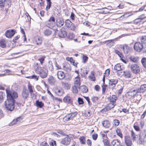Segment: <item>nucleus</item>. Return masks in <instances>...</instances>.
<instances>
[{
    "label": "nucleus",
    "mask_w": 146,
    "mask_h": 146,
    "mask_svg": "<svg viewBox=\"0 0 146 146\" xmlns=\"http://www.w3.org/2000/svg\"><path fill=\"white\" fill-rule=\"evenodd\" d=\"M35 68L36 73L39 74L42 78H44L46 77L47 74L40 66V64L36 63L35 65Z\"/></svg>",
    "instance_id": "nucleus-1"
},
{
    "label": "nucleus",
    "mask_w": 146,
    "mask_h": 146,
    "mask_svg": "<svg viewBox=\"0 0 146 146\" xmlns=\"http://www.w3.org/2000/svg\"><path fill=\"white\" fill-rule=\"evenodd\" d=\"M7 99L12 101H15V99L17 98L18 94L15 91L10 90L9 89H6Z\"/></svg>",
    "instance_id": "nucleus-2"
},
{
    "label": "nucleus",
    "mask_w": 146,
    "mask_h": 146,
    "mask_svg": "<svg viewBox=\"0 0 146 146\" xmlns=\"http://www.w3.org/2000/svg\"><path fill=\"white\" fill-rule=\"evenodd\" d=\"M15 101L7 99L5 102V106L6 110L9 111H13L15 108Z\"/></svg>",
    "instance_id": "nucleus-3"
},
{
    "label": "nucleus",
    "mask_w": 146,
    "mask_h": 146,
    "mask_svg": "<svg viewBox=\"0 0 146 146\" xmlns=\"http://www.w3.org/2000/svg\"><path fill=\"white\" fill-rule=\"evenodd\" d=\"M138 93V92H137V88L133 87L129 90V91L126 93L125 96L127 98L130 99Z\"/></svg>",
    "instance_id": "nucleus-4"
},
{
    "label": "nucleus",
    "mask_w": 146,
    "mask_h": 146,
    "mask_svg": "<svg viewBox=\"0 0 146 146\" xmlns=\"http://www.w3.org/2000/svg\"><path fill=\"white\" fill-rule=\"evenodd\" d=\"M73 135H67L66 137L63 138L61 141V143L65 145H69L71 139L70 138H72Z\"/></svg>",
    "instance_id": "nucleus-5"
},
{
    "label": "nucleus",
    "mask_w": 146,
    "mask_h": 146,
    "mask_svg": "<svg viewBox=\"0 0 146 146\" xmlns=\"http://www.w3.org/2000/svg\"><path fill=\"white\" fill-rule=\"evenodd\" d=\"M55 19L53 17H51L46 23V26L50 28H52L54 25Z\"/></svg>",
    "instance_id": "nucleus-6"
},
{
    "label": "nucleus",
    "mask_w": 146,
    "mask_h": 146,
    "mask_svg": "<svg viewBox=\"0 0 146 146\" xmlns=\"http://www.w3.org/2000/svg\"><path fill=\"white\" fill-rule=\"evenodd\" d=\"M130 68L132 72L135 74H137L140 71V68L137 64H132Z\"/></svg>",
    "instance_id": "nucleus-7"
},
{
    "label": "nucleus",
    "mask_w": 146,
    "mask_h": 146,
    "mask_svg": "<svg viewBox=\"0 0 146 146\" xmlns=\"http://www.w3.org/2000/svg\"><path fill=\"white\" fill-rule=\"evenodd\" d=\"M133 47L135 51L140 52L142 50L143 46L142 44L141 43L137 42L134 44Z\"/></svg>",
    "instance_id": "nucleus-8"
},
{
    "label": "nucleus",
    "mask_w": 146,
    "mask_h": 146,
    "mask_svg": "<svg viewBox=\"0 0 146 146\" xmlns=\"http://www.w3.org/2000/svg\"><path fill=\"white\" fill-rule=\"evenodd\" d=\"M116 104L114 103L110 102L108 104L107 106L102 110V111H107L113 108L115 106Z\"/></svg>",
    "instance_id": "nucleus-9"
},
{
    "label": "nucleus",
    "mask_w": 146,
    "mask_h": 146,
    "mask_svg": "<svg viewBox=\"0 0 146 146\" xmlns=\"http://www.w3.org/2000/svg\"><path fill=\"white\" fill-rule=\"evenodd\" d=\"M29 95V92L28 90L25 88H23L21 94L22 98L24 100H25L27 99Z\"/></svg>",
    "instance_id": "nucleus-10"
},
{
    "label": "nucleus",
    "mask_w": 146,
    "mask_h": 146,
    "mask_svg": "<svg viewBox=\"0 0 146 146\" xmlns=\"http://www.w3.org/2000/svg\"><path fill=\"white\" fill-rule=\"evenodd\" d=\"M15 33V31L13 29H12L11 31L7 30L6 32L5 35L7 37L11 38L14 35Z\"/></svg>",
    "instance_id": "nucleus-11"
},
{
    "label": "nucleus",
    "mask_w": 146,
    "mask_h": 146,
    "mask_svg": "<svg viewBox=\"0 0 146 146\" xmlns=\"http://www.w3.org/2000/svg\"><path fill=\"white\" fill-rule=\"evenodd\" d=\"M54 92L56 94L59 96H62L64 93L63 90L61 88H56Z\"/></svg>",
    "instance_id": "nucleus-12"
},
{
    "label": "nucleus",
    "mask_w": 146,
    "mask_h": 146,
    "mask_svg": "<svg viewBox=\"0 0 146 146\" xmlns=\"http://www.w3.org/2000/svg\"><path fill=\"white\" fill-rule=\"evenodd\" d=\"M64 24V21L62 18H58L56 19V24L57 27H61Z\"/></svg>",
    "instance_id": "nucleus-13"
},
{
    "label": "nucleus",
    "mask_w": 146,
    "mask_h": 146,
    "mask_svg": "<svg viewBox=\"0 0 146 146\" xmlns=\"http://www.w3.org/2000/svg\"><path fill=\"white\" fill-rule=\"evenodd\" d=\"M118 82V80L117 79H111L109 80V86L112 88H113L115 87L116 84Z\"/></svg>",
    "instance_id": "nucleus-14"
},
{
    "label": "nucleus",
    "mask_w": 146,
    "mask_h": 146,
    "mask_svg": "<svg viewBox=\"0 0 146 146\" xmlns=\"http://www.w3.org/2000/svg\"><path fill=\"white\" fill-rule=\"evenodd\" d=\"M58 78L60 80L63 79L65 77L64 72L62 71H58L57 73Z\"/></svg>",
    "instance_id": "nucleus-15"
},
{
    "label": "nucleus",
    "mask_w": 146,
    "mask_h": 146,
    "mask_svg": "<svg viewBox=\"0 0 146 146\" xmlns=\"http://www.w3.org/2000/svg\"><path fill=\"white\" fill-rule=\"evenodd\" d=\"M146 141V135L145 134H140L139 136V141L140 143L142 144L144 142Z\"/></svg>",
    "instance_id": "nucleus-16"
},
{
    "label": "nucleus",
    "mask_w": 146,
    "mask_h": 146,
    "mask_svg": "<svg viewBox=\"0 0 146 146\" xmlns=\"http://www.w3.org/2000/svg\"><path fill=\"white\" fill-rule=\"evenodd\" d=\"M58 35L60 37L63 38L66 36L67 33L66 32L64 31L62 28L58 33Z\"/></svg>",
    "instance_id": "nucleus-17"
},
{
    "label": "nucleus",
    "mask_w": 146,
    "mask_h": 146,
    "mask_svg": "<svg viewBox=\"0 0 146 146\" xmlns=\"http://www.w3.org/2000/svg\"><path fill=\"white\" fill-rule=\"evenodd\" d=\"M125 142L127 146H131L132 142L130 137L127 136H125Z\"/></svg>",
    "instance_id": "nucleus-18"
},
{
    "label": "nucleus",
    "mask_w": 146,
    "mask_h": 146,
    "mask_svg": "<svg viewBox=\"0 0 146 146\" xmlns=\"http://www.w3.org/2000/svg\"><path fill=\"white\" fill-rule=\"evenodd\" d=\"M137 92L138 93L143 92L146 90V84L142 85L139 88H137Z\"/></svg>",
    "instance_id": "nucleus-19"
},
{
    "label": "nucleus",
    "mask_w": 146,
    "mask_h": 146,
    "mask_svg": "<svg viewBox=\"0 0 146 146\" xmlns=\"http://www.w3.org/2000/svg\"><path fill=\"white\" fill-rule=\"evenodd\" d=\"M111 146H121L120 141L118 139H114L112 140Z\"/></svg>",
    "instance_id": "nucleus-20"
},
{
    "label": "nucleus",
    "mask_w": 146,
    "mask_h": 146,
    "mask_svg": "<svg viewBox=\"0 0 146 146\" xmlns=\"http://www.w3.org/2000/svg\"><path fill=\"white\" fill-rule=\"evenodd\" d=\"M108 100L110 101V102L114 103L116 104L115 101L117 99L116 96L115 95H112L110 96L108 98Z\"/></svg>",
    "instance_id": "nucleus-21"
},
{
    "label": "nucleus",
    "mask_w": 146,
    "mask_h": 146,
    "mask_svg": "<svg viewBox=\"0 0 146 146\" xmlns=\"http://www.w3.org/2000/svg\"><path fill=\"white\" fill-rule=\"evenodd\" d=\"M103 126L106 128H108L110 126V123L109 120H106L103 121Z\"/></svg>",
    "instance_id": "nucleus-22"
},
{
    "label": "nucleus",
    "mask_w": 146,
    "mask_h": 146,
    "mask_svg": "<svg viewBox=\"0 0 146 146\" xmlns=\"http://www.w3.org/2000/svg\"><path fill=\"white\" fill-rule=\"evenodd\" d=\"M123 75L124 76L125 78H130L131 77V74L129 71L126 70L123 72Z\"/></svg>",
    "instance_id": "nucleus-23"
},
{
    "label": "nucleus",
    "mask_w": 146,
    "mask_h": 146,
    "mask_svg": "<svg viewBox=\"0 0 146 146\" xmlns=\"http://www.w3.org/2000/svg\"><path fill=\"white\" fill-rule=\"evenodd\" d=\"M63 100L64 102L69 104H72V100H71L70 98L68 96H67L65 97L64 98Z\"/></svg>",
    "instance_id": "nucleus-24"
},
{
    "label": "nucleus",
    "mask_w": 146,
    "mask_h": 146,
    "mask_svg": "<svg viewBox=\"0 0 146 146\" xmlns=\"http://www.w3.org/2000/svg\"><path fill=\"white\" fill-rule=\"evenodd\" d=\"M63 67V69L67 72L70 71L71 70L70 65L68 64H64Z\"/></svg>",
    "instance_id": "nucleus-25"
},
{
    "label": "nucleus",
    "mask_w": 146,
    "mask_h": 146,
    "mask_svg": "<svg viewBox=\"0 0 146 146\" xmlns=\"http://www.w3.org/2000/svg\"><path fill=\"white\" fill-rule=\"evenodd\" d=\"M130 60L135 63H137L139 60V58L133 56H131L129 57Z\"/></svg>",
    "instance_id": "nucleus-26"
},
{
    "label": "nucleus",
    "mask_w": 146,
    "mask_h": 146,
    "mask_svg": "<svg viewBox=\"0 0 146 146\" xmlns=\"http://www.w3.org/2000/svg\"><path fill=\"white\" fill-rule=\"evenodd\" d=\"M122 48L124 53L125 54H127L129 51V48L126 44L123 45L122 46Z\"/></svg>",
    "instance_id": "nucleus-27"
},
{
    "label": "nucleus",
    "mask_w": 146,
    "mask_h": 146,
    "mask_svg": "<svg viewBox=\"0 0 146 146\" xmlns=\"http://www.w3.org/2000/svg\"><path fill=\"white\" fill-rule=\"evenodd\" d=\"M79 88L82 93H86L88 91V88L85 86H81L79 87Z\"/></svg>",
    "instance_id": "nucleus-28"
},
{
    "label": "nucleus",
    "mask_w": 146,
    "mask_h": 146,
    "mask_svg": "<svg viewBox=\"0 0 146 146\" xmlns=\"http://www.w3.org/2000/svg\"><path fill=\"white\" fill-rule=\"evenodd\" d=\"M52 31L48 29H46L44 32V34L45 36H48L52 34Z\"/></svg>",
    "instance_id": "nucleus-29"
},
{
    "label": "nucleus",
    "mask_w": 146,
    "mask_h": 146,
    "mask_svg": "<svg viewBox=\"0 0 146 146\" xmlns=\"http://www.w3.org/2000/svg\"><path fill=\"white\" fill-rule=\"evenodd\" d=\"M79 87H78L76 85L73 86L72 88V90L74 94H76L78 92V88H79Z\"/></svg>",
    "instance_id": "nucleus-30"
},
{
    "label": "nucleus",
    "mask_w": 146,
    "mask_h": 146,
    "mask_svg": "<svg viewBox=\"0 0 146 146\" xmlns=\"http://www.w3.org/2000/svg\"><path fill=\"white\" fill-rule=\"evenodd\" d=\"M35 41L36 44L38 45L40 44L42 42L41 38L38 36H36L35 38Z\"/></svg>",
    "instance_id": "nucleus-31"
},
{
    "label": "nucleus",
    "mask_w": 146,
    "mask_h": 146,
    "mask_svg": "<svg viewBox=\"0 0 146 146\" xmlns=\"http://www.w3.org/2000/svg\"><path fill=\"white\" fill-rule=\"evenodd\" d=\"M145 18H146V17L144 18H140L137 19L134 21V23L135 24H138L141 22L143 19ZM145 21H146V20Z\"/></svg>",
    "instance_id": "nucleus-32"
},
{
    "label": "nucleus",
    "mask_w": 146,
    "mask_h": 146,
    "mask_svg": "<svg viewBox=\"0 0 146 146\" xmlns=\"http://www.w3.org/2000/svg\"><path fill=\"white\" fill-rule=\"evenodd\" d=\"M79 140L81 144L84 145L86 144V138L84 136H81L79 138Z\"/></svg>",
    "instance_id": "nucleus-33"
},
{
    "label": "nucleus",
    "mask_w": 146,
    "mask_h": 146,
    "mask_svg": "<svg viewBox=\"0 0 146 146\" xmlns=\"http://www.w3.org/2000/svg\"><path fill=\"white\" fill-rule=\"evenodd\" d=\"M48 81L49 83L52 85H54L55 82V80L53 77H50L48 79Z\"/></svg>",
    "instance_id": "nucleus-34"
},
{
    "label": "nucleus",
    "mask_w": 146,
    "mask_h": 146,
    "mask_svg": "<svg viewBox=\"0 0 146 146\" xmlns=\"http://www.w3.org/2000/svg\"><path fill=\"white\" fill-rule=\"evenodd\" d=\"M65 24L67 27H71L72 25V23L69 20L67 19L65 21Z\"/></svg>",
    "instance_id": "nucleus-35"
},
{
    "label": "nucleus",
    "mask_w": 146,
    "mask_h": 146,
    "mask_svg": "<svg viewBox=\"0 0 146 146\" xmlns=\"http://www.w3.org/2000/svg\"><path fill=\"white\" fill-rule=\"evenodd\" d=\"M48 66L50 71H52L53 70L54 68L53 67L52 63L51 61L48 62Z\"/></svg>",
    "instance_id": "nucleus-36"
},
{
    "label": "nucleus",
    "mask_w": 146,
    "mask_h": 146,
    "mask_svg": "<svg viewBox=\"0 0 146 146\" xmlns=\"http://www.w3.org/2000/svg\"><path fill=\"white\" fill-rule=\"evenodd\" d=\"M36 106L40 108H42L44 105V104L42 102H39L38 100L36 101Z\"/></svg>",
    "instance_id": "nucleus-37"
},
{
    "label": "nucleus",
    "mask_w": 146,
    "mask_h": 146,
    "mask_svg": "<svg viewBox=\"0 0 146 146\" xmlns=\"http://www.w3.org/2000/svg\"><path fill=\"white\" fill-rule=\"evenodd\" d=\"M71 119H72V118L69 114L66 115L63 118L64 121H68Z\"/></svg>",
    "instance_id": "nucleus-38"
},
{
    "label": "nucleus",
    "mask_w": 146,
    "mask_h": 146,
    "mask_svg": "<svg viewBox=\"0 0 146 146\" xmlns=\"http://www.w3.org/2000/svg\"><path fill=\"white\" fill-rule=\"evenodd\" d=\"M107 137H106L105 139H103V142L104 146H110V143L107 140Z\"/></svg>",
    "instance_id": "nucleus-39"
},
{
    "label": "nucleus",
    "mask_w": 146,
    "mask_h": 146,
    "mask_svg": "<svg viewBox=\"0 0 146 146\" xmlns=\"http://www.w3.org/2000/svg\"><path fill=\"white\" fill-rule=\"evenodd\" d=\"M74 85H76L78 87H79L80 84V80L79 77H77L74 82Z\"/></svg>",
    "instance_id": "nucleus-40"
},
{
    "label": "nucleus",
    "mask_w": 146,
    "mask_h": 146,
    "mask_svg": "<svg viewBox=\"0 0 146 146\" xmlns=\"http://www.w3.org/2000/svg\"><path fill=\"white\" fill-rule=\"evenodd\" d=\"M141 62L143 66L146 68V58H143L141 59Z\"/></svg>",
    "instance_id": "nucleus-41"
},
{
    "label": "nucleus",
    "mask_w": 146,
    "mask_h": 146,
    "mask_svg": "<svg viewBox=\"0 0 146 146\" xmlns=\"http://www.w3.org/2000/svg\"><path fill=\"white\" fill-rule=\"evenodd\" d=\"M114 69L117 71H119L121 70V66L119 64H117L115 66Z\"/></svg>",
    "instance_id": "nucleus-42"
},
{
    "label": "nucleus",
    "mask_w": 146,
    "mask_h": 146,
    "mask_svg": "<svg viewBox=\"0 0 146 146\" xmlns=\"http://www.w3.org/2000/svg\"><path fill=\"white\" fill-rule=\"evenodd\" d=\"M6 42L4 40H0V46L3 48H5L6 47Z\"/></svg>",
    "instance_id": "nucleus-43"
},
{
    "label": "nucleus",
    "mask_w": 146,
    "mask_h": 146,
    "mask_svg": "<svg viewBox=\"0 0 146 146\" xmlns=\"http://www.w3.org/2000/svg\"><path fill=\"white\" fill-rule=\"evenodd\" d=\"M117 135L119 136L121 138L122 137V134L121 133V130L117 128L116 130Z\"/></svg>",
    "instance_id": "nucleus-44"
},
{
    "label": "nucleus",
    "mask_w": 146,
    "mask_h": 146,
    "mask_svg": "<svg viewBox=\"0 0 146 146\" xmlns=\"http://www.w3.org/2000/svg\"><path fill=\"white\" fill-rule=\"evenodd\" d=\"M5 0H0V7L2 8L5 6Z\"/></svg>",
    "instance_id": "nucleus-45"
},
{
    "label": "nucleus",
    "mask_w": 146,
    "mask_h": 146,
    "mask_svg": "<svg viewBox=\"0 0 146 146\" xmlns=\"http://www.w3.org/2000/svg\"><path fill=\"white\" fill-rule=\"evenodd\" d=\"M11 0H5V6H8V7H9L11 5Z\"/></svg>",
    "instance_id": "nucleus-46"
},
{
    "label": "nucleus",
    "mask_w": 146,
    "mask_h": 146,
    "mask_svg": "<svg viewBox=\"0 0 146 146\" xmlns=\"http://www.w3.org/2000/svg\"><path fill=\"white\" fill-rule=\"evenodd\" d=\"M99 98L98 97L93 96L91 98L92 101L94 103H96L99 100Z\"/></svg>",
    "instance_id": "nucleus-47"
},
{
    "label": "nucleus",
    "mask_w": 146,
    "mask_h": 146,
    "mask_svg": "<svg viewBox=\"0 0 146 146\" xmlns=\"http://www.w3.org/2000/svg\"><path fill=\"white\" fill-rule=\"evenodd\" d=\"M141 40V42L146 45V36H144L142 37Z\"/></svg>",
    "instance_id": "nucleus-48"
},
{
    "label": "nucleus",
    "mask_w": 146,
    "mask_h": 146,
    "mask_svg": "<svg viewBox=\"0 0 146 146\" xmlns=\"http://www.w3.org/2000/svg\"><path fill=\"white\" fill-rule=\"evenodd\" d=\"M131 136L133 138V139L135 140H137V138L136 137V136L138 137V136L137 135H136L134 133V132L132 130L131 131Z\"/></svg>",
    "instance_id": "nucleus-49"
},
{
    "label": "nucleus",
    "mask_w": 146,
    "mask_h": 146,
    "mask_svg": "<svg viewBox=\"0 0 146 146\" xmlns=\"http://www.w3.org/2000/svg\"><path fill=\"white\" fill-rule=\"evenodd\" d=\"M28 89L29 90L30 93L31 94L33 92L32 87L31 85L29 84L28 85Z\"/></svg>",
    "instance_id": "nucleus-50"
},
{
    "label": "nucleus",
    "mask_w": 146,
    "mask_h": 146,
    "mask_svg": "<svg viewBox=\"0 0 146 146\" xmlns=\"http://www.w3.org/2000/svg\"><path fill=\"white\" fill-rule=\"evenodd\" d=\"M114 125L115 126H117L119 124V121L118 119H114L113 120Z\"/></svg>",
    "instance_id": "nucleus-51"
},
{
    "label": "nucleus",
    "mask_w": 146,
    "mask_h": 146,
    "mask_svg": "<svg viewBox=\"0 0 146 146\" xmlns=\"http://www.w3.org/2000/svg\"><path fill=\"white\" fill-rule=\"evenodd\" d=\"M64 87L66 89H69L70 88V84L67 83H64Z\"/></svg>",
    "instance_id": "nucleus-52"
},
{
    "label": "nucleus",
    "mask_w": 146,
    "mask_h": 146,
    "mask_svg": "<svg viewBox=\"0 0 146 146\" xmlns=\"http://www.w3.org/2000/svg\"><path fill=\"white\" fill-rule=\"evenodd\" d=\"M107 86V85L104 84H103L102 86V93L104 94L105 93Z\"/></svg>",
    "instance_id": "nucleus-53"
},
{
    "label": "nucleus",
    "mask_w": 146,
    "mask_h": 146,
    "mask_svg": "<svg viewBox=\"0 0 146 146\" xmlns=\"http://www.w3.org/2000/svg\"><path fill=\"white\" fill-rule=\"evenodd\" d=\"M17 123V121L16 119H14L9 124V125L12 126Z\"/></svg>",
    "instance_id": "nucleus-54"
},
{
    "label": "nucleus",
    "mask_w": 146,
    "mask_h": 146,
    "mask_svg": "<svg viewBox=\"0 0 146 146\" xmlns=\"http://www.w3.org/2000/svg\"><path fill=\"white\" fill-rule=\"evenodd\" d=\"M98 137V135L97 133H94L92 135V139L94 140H96Z\"/></svg>",
    "instance_id": "nucleus-55"
},
{
    "label": "nucleus",
    "mask_w": 146,
    "mask_h": 146,
    "mask_svg": "<svg viewBox=\"0 0 146 146\" xmlns=\"http://www.w3.org/2000/svg\"><path fill=\"white\" fill-rule=\"evenodd\" d=\"M88 57L85 55L83 56V60L82 62L84 63H85L87 60Z\"/></svg>",
    "instance_id": "nucleus-56"
},
{
    "label": "nucleus",
    "mask_w": 146,
    "mask_h": 146,
    "mask_svg": "<svg viewBox=\"0 0 146 146\" xmlns=\"http://www.w3.org/2000/svg\"><path fill=\"white\" fill-rule=\"evenodd\" d=\"M91 113L90 111H88L84 113V115L86 117H89L91 115Z\"/></svg>",
    "instance_id": "nucleus-57"
},
{
    "label": "nucleus",
    "mask_w": 146,
    "mask_h": 146,
    "mask_svg": "<svg viewBox=\"0 0 146 146\" xmlns=\"http://www.w3.org/2000/svg\"><path fill=\"white\" fill-rule=\"evenodd\" d=\"M78 101L79 104H82L84 103L83 99L80 98H78Z\"/></svg>",
    "instance_id": "nucleus-58"
},
{
    "label": "nucleus",
    "mask_w": 146,
    "mask_h": 146,
    "mask_svg": "<svg viewBox=\"0 0 146 146\" xmlns=\"http://www.w3.org/2000/svg\"><path fill=\"white\" fill-rule=\"evenodd\" d=\"M70 61H71V63L72 64V65L75 66L76 67L77 66V64H78V63H75V61L74 59H71V60H70Z\"/></svg>",
    "instance_id": "nucleus-59"
},
{
    "label": "nucleus",
    "mask_w": 146,
    "mask_h": 146,
    "mask_svg": "<svg viewBox=\"0 0 146 146\" xmlns=\"http://www.w3.org/2000/svg\"><path fill=\"white\" fill-rule=\"evenodd\" d=\"M115 52L116 54H117L121 58L122 56V54L117 50H115Z\"/></svg>",
    "instance_id": "nucleus-60"
},
{
    "label": "nucleus",
    "mask_w": 146,
    "mask_h": 146,
    "mask_svg": "<svg viewBox=\"0 0 146 146\" xmlns=\"http://www.w3.org/2000/svg\"><path fill=\"white\" fill-rule=\"evenodd\" d=\"M84 97L85 98V99L87 100L88 103V104L89 105H92V103H91L90 100V99L88 97H85L84 96Z\"/></svg>",
    "instance_id": "nucleus-61"
},
{
    "label": "nucleus",
    "mask_w": 146,
    "mask_h": 146,
    "mask_svg": "<svg viewBox=\"0 0 146 146\" xmlns=\"http://www.w3.org/2000/svg\"><path fill=\"white\" fill-rule=\"evenodd\" d=\"M130 16V15H129V13H126L124 15L121 16L120 17V18L123 17V18H126L128 17H129Z\"/></svg>",
    "instance_id": "nucleus-62"
},
{
    "label": "nucleus",
    "mask_w": 146,
    "mask_h": 146,
    "mask_svg": "<svg viewBox=\"0 0 146 146\" xmlns=\"http://www.w3.org/2000/svg\"><path fill=\"white\" fill-rule=\"evenodd\" d=\"M51 2L47 3V6H46V9L47 10L49 9L51 6Z\"/></svg>",
    "instance_id": "nucleus-63"
},
{
    "label": "nucleus",
    "mask_w": 146,
    "mask_h": 146,
    "mask_svg": "<svg viewBox=\"0 0 146 146\" xmlns=\"http://www.w3.org/2000/svg\"><path fill=\"white\" fill-rule=\"evenodd\" d=\"M86 143L87 145L88 146H91L92 145V141H91L89 139H88L87 140Z\"/></svg>",
    "instance_id": "nucleus-64"
}]
</instances>
